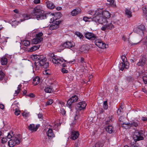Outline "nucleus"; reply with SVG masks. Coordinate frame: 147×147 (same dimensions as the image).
I'll return each instance as SVG.
<instances>
[{
	"label": "nucleus",
	"mask_w": 147,
	"mask_h": 147,
	"mask_svg": "<svg viewBox=\"0 0 147 147\" xmlns=\"http://www.w3.org/2000/svg\"><path fill=\"white\" fill-rule=\"evenodd\" d=\"M31 58L35 61L34 68L35 70H38L41 67L47 68L48 67L49 64L43 55H33Z\"/></svg>",
	"instance_id": "1"
},
{
	"label": "nucleus",
	"mask_w": 147,
	"mask_h": 147,
	"mask_svg": "<svg viewBox=\"0 0 147 147\" xmlns=\"http://www.w3.org/2000/svg\"><path fill=\"white\" fill-rule=\"evenodd\" d=\"M45 11L42 7L40 5H38L35 7L32 12V15L37 20L44 19Z\"/></svg>",
	"instance_id": "2"
},
{
	"label": "nucleus",
	"mask_w": 147,
	"mask_h": 147,
	"mask_svg": "<svg viewBox=\"0 0 147 147\" xmlns=\"http://www.w3.org/2000/svg\"><path fill=\"white\" fill-rule=\"evenodd\" d=\"M95 11L93 10H91L89 11V14L94 16V21L96 23L103 24L106 23V22H107V19L104 18L102 16L100 15H97L96 14H92V12Z\"/></svg>",
	"instance_id": "3"
},
{
	"label": "nucleus",
	"mask_w": 147,
	"mask_h": 147,
	"mask_svg": "<svg viewBox=\"0 0 147 147\" xmlns=\"http://www.w3.org/2000/svg\"><path fill=\"white\" fill-rule=\"evenodd\" d=\"M53 54V56L52 57V59L53 63L58 65H60L63 61L64 62H66L67 63H74L75 62V59H74L72 61H69L68 62L67 61L65 60L62 58L55 56Z\"/></svg>",
	"instance_id": "4"
},
{
	"label": "nucleus",
	"mask_w": 147,
	"mask_h": 147,
	"mask_svg": "<svg viewBox=\"0 0 147 147\" xmlns=\"http://www.w3.org/2000/svg\"><path fill=\"white\" fill-rule=\"evenodd\" d=\"M92 14L100 15L102 16L104 18L107 19L110 18L111 15L110 13L107 11H103L102 9H98L95 11L92 12Z\"/></svg>",
	"instance_id": "5"
},
{
	"label": "nucleus",
	"mask_w": 147,
	"mask_h": 147,
	"mask_svg": "<svg viewBox=\"0 0 147 147\" xmlns=\"http://www.w3.org/2000/svg\"><path fill=\"white\" fill-rule=\"evenodd\" d=\"M106 24L103 25L101 28V29L102 31H105L106 30H111L115 26L112 24V22H109L107 20V22H106Z\"/></svg>",
	"instance_id": "6"
},
{
	"label": "nucleus",
	"mask_w": 147,
	"mask_h": 147,
	"mask_svg": "<svg viewBox=\"0 0 147 147\" xmlns=\"http://www.w3.org/2000/svg\"><path fill=\"white\" fill-rule=\"evenodd\" d=\"M84 36L86 38L89 40H95L98 38L97 36L92 32H87L85 33Z\"/></svg>",
	"instance_id": "7"
},
{
	"label": "nucleus",
	"mask_w": 147,
	"mask_h": 147,
	"mask_svg": "<svg viewBox=\"0 0 147 147\" xmlns=\"http://www.w3.org/2000/svg\"><path fill=\"white\" fill-rule=\"evenodd\" d=\"M20 140L16 137H13L8 142V145L10 147H13L16 144H18L20 143Z\"/></svg>",
	"instance_id": "8"
},
{
	"label": "nucleus",
	"mask_w": 147,
	"mask_h": 147,
	"mask_svg": "<svg viewBox=\"0 0 147 147\" xmlns=\"http://www.w3.org/2000/svg\"><path fill=\"white\" fill-rule=\"evenodd\" d=\"M75 46V43L72 41H67L63 43L61 46V47H63L62 50L65 48H70Z\"/></svg>",
	"instance_id": "9"
},
{
	"label": "nucleus",
	"mask_w": 147,
	"mask_h": 147,
	"mask_svg": "<svg viewBox=\"0 0 147 147\" xmlns=\"http://www.w3.org/2000/svg\"><path fill=\"white\" fill-rule=\"evenodd\" d=\"M78 99V96L76 95L71 96L67 101V106L70 109H71L72 104L76 102Z\"/></svg>",
	"instance_id": "10"
},
{
	"label": "nucleus",
	"mask_w": 147,
	"mask_h": 147,
	"mask_svg": "<svg viewBox=\"0 0 147 147\" xmlns=\"http://www.w3.org/2000/svg\"><path fill=\"white\" fill-rule=\"evenodd\" d=\"M95 43L96 46L99 48L104 49L106 48V45L101 40L97 39L95 40Z\"/></svg>",
	"instance_id": "11"
},
{
	"label": "nucleus",
	"mask_w": 147,
	"mask_h": 147,
	"mask_svg": "<svg viewBox=\"0 0 147 147\" xmlns=\"http://www.w3.org/2000/svg\"><path fill=\"white\" fill-rule=\"evenodd\" d=\"M61 22L60 20L55 21V22H53L49 27V29L51 30H55L59 27V25Z\"/></svg>",
	"instance_id": "12"
},
{
	"label": "nucleus",
	"mask_w": 147,
	"mask_h": 147,
	"mask_svg": "<svg viewBox=\"0 0 147 147\" xmlns=\"http://www.w3.org/2000/svg\"><path fill=\"white\" fill-rule=\"evenodd\" d=\"M144 131H140L137 133V135H136V139H135L136 142L137 141L142 140L144 139L143 136H144Z\"/></svg>",
	"instance_id": "13"
},
{
	"label": "nucleus",
	"mask_w": 147,
	"mask_h": 147,
	"mask_svg": "<svg viewBox=\"0 0 147 147\" xmlns=\"http://www.w3.org/2000/svg\"><path fill=\"white\" fill-rule=\"evenodd\" d=\"M79 135V134L78 131H73L71 132L69 138L70 139L75 140L78 138Z\"/></svg>",
	"instance_id": "14"
},
{
	"label": "nucleus",
	"mask_w": 147,
	"mask_h": 147,
	"mask_svg": "<svg viewBox=\"0 0 147 147\" xmlns=\"http://www.w3.org/2000/svg\"><path fill=\"white\" fill-rule=\"evenodd\" d=\"M140 121L137 120H134L131 123H123V125H127L128 126L131 127L134 126L135 127H137L140 124Z\"/></svg>",
	"instance_id": "15"
},
{
	"label": "nucleus",
	"mask_w": 147,
	"mask_h": 147,
	"mask_svg": "<svg viewBox=\"0 0 147 147\" xmlns=\"http://www.w3.org/2000/svg\"><path fill=\"white\" fill-rule=\"evenodd\" d=\"M87 105L86 104L84 101L80 102L77 105V107L80 110L84 109Z\"/></svg>",
	"instance_id": "16"
},
{
	"label": "nucleus",
	"mask_w": 147,
	"mask_h": 147,
	"mask_svg": "<svg viewBox=\"0 0 147 147\" xmlns=\"http://www.w3.org/2000/svg\"><path fill=\"white\" fill-rule=\"evenodd\" d=\"M46 134L47 136L49 138H52L55 137V134L51 128H48V130L46 132Z\"/></svg>",
	"instance_id": "17"
},
{
	"label": "nucleus",
	"mask_w": 147,
	"mask_h": 147,
	"mask_svg": "<svg viewBox=\"0 0 147 147\" xmlns=\"http://www.w3.org/2000/svg\"><path fill=\"white\" fill-rule=\"evenodd\" d=\"M45 4L47 7L49 9H53L55 7V6L51 2L49 1H45Z\"/></svg>",
	"instance_id": "18"
},
{
	"label": "nucleus",
	"mask_w": 147,
	"mask_h": 147,
	"mask_svg": "<svg viewBox=\"0 0 147 147\" xmlns=\"http://www.w3.org/2000/svg\"><path fill=\"white\" fill-rule=\"evenodd\" d=\"M145 30V26L143 25H140L137 28V32L138 34L144 33V31Z\"/></svg>",
	"instance_id": "19"
},
{
	"label": "nucleus",
	"mask_w": 147,
	"mask_h": 147,
	"mask_svg": "<svg viewBox=\"0 0 147 147\" xmlns=\"http://www.w3.org/2000/svg\"><path fill=\"white\" fill-rule=\"evenodd\" d=\"M129 67V65H127V63H121L120 64V68L121 70L123 71L124 68L128 69Z\"/></svg>",
	"instance_id": "20"
},
{
	"label": "nucleus",
	"mask_w": 147,
	"mask_h": 147,
	"mask_svg": "<svg viewBox=\"0 0 147 147\" xmlns=\"http://www.w3.org/2000/svg\"><path fill=\"white\" fill-rule=\"evenodd\" d=\"M44 90L45 92L48 93H51L53 92L52 87L49 86H45Z\"/></svg>",
	"instance_id": "21"
},
{
	"label": "nucleus",
	"mask_w": 147,
	"mask_h": 147,
	"mask_svg": "<svg viewBox=\"0 0 147 147\" xmlns=\"http://www.w3.org/2000/svg\"><path fill=\"white\" fill-rule=\"evenodd\" d=\"M113 119V118L112 116H109L108 117H106L105 119L106 123L108 124L111 123L112 122Z\"/></svg>",
	"instance_id": "22"
},
{
	"label": "nucleus",
	"mask_w": 147,
	"mask_h": 147,
	"mask_svg": "<svg viewBox=\"0 0 147 147\" xmlns=\"http://www.w3.org/2000/svg\"><path fill=\"white\" fill-rule=\"evenodd\" d=\"M81 12L80 9H74L71 12V15L73 16H76Z\"/></svg>",
	"instance_id": "23"
},
{
	"label": "nucleus",
	"mask_w": 147,
	"mask_h": 147,
	"mask_svg": "<svg viewBox=\"0 0 147 147\" xmlns=\"http://www.w3.org/2000/svg\"><path fill=\"white\" fill-rule=\"evenodd\" d=\"M40 81V79L39 77L36 76L33 79L32 83L34 85H36L38 84Z\"/></svg>",
	"instance_id": "24"
},
{
	"label": "nucleus",
	"mask_w": 147,
	"mask_h": 147,
	"mask_svg": "<svg viewBox=\"0 0 147 147\" xmlns=\"http://www.w3.org/2000/svg\"><path fill=\"white\" fill-rule=\"evenodd\" d=\"M22 16L24 18V20H28L30 18H34V17L32 15V13L31 14H23Z\"/></svg>",
	"instance_id": "25"
},
{
	"label": "nucleus",
	"mask_w": 147,
	"mask_h": 147,
	"mask_svg": "<svg viewBox=\"0 0 147 147\" xmlns=\"http://www.w3.org/2000/svg\"><path fill=\"white\" fill-rule=\"evenodd\" d=\"M94 16L92 17H84L83 18V20L86 22L94 21Z\"/></svg>",
	"instance_id": "26"
},
{
	"label": "nucleus",
	"mask_w": 147,
	"mask_h": 147,
	"mask_svg": "<svg viewBox=\"0 0 147 147\" xmlns=\"http://www.w3.org/2000/svg\"><path fill=\"white\" fill-rule=\"evenodd\" d=\"M125 14L127 16V17L128 18H130L132 16L131 12L129 9L125 8Z\"/></svg>",
	"instance_id": "27"
},
{
	"label": "nucleus",
	"mask_w": 147,
	"mask_h": 147,
	"mask_svg": "<svg viewBox=\"0 0 147 147\" xmlns=\"http://www.w3.org/2000/svg\"><path fill=\"white\" fill-rule=\"evenodd\" d=\"M40 46L39 45H37L34 46L32 47H31L30 49L28 50L29 52H31L34 51L36 50H38Z\"/></svg>",
	"instance_id": "28"
},
{
	"label": "nucleus",
	"mask_w": 147,
	"mask_h": 147,
	"mask_svg": "<svg viewBox=\"0 0 147 147\" xmlns=\"http://www.w3.org/2000/svg\"><path fill=\"white\" fill-rule=\"evenodd\" d=\"M1 64L2 65H5L7 64V59L5 57H3L1 59Z\"/></svg>",
	"instance_id": "29"
},
{
	"label": "nucleus",
	"mask_w": 147,
	"mask_h": 147,
	"mask_svg": "<svg viewBox=\"0 0 147 147\" xmlns=\"http://www.w3.org/2000/svg\"><path fill=\"white\" fill-rule=\"evenodd\" d=\"M145 63V59L144 58L141 59L137 63V65L139 66H143Z\"/></svg>",
	"instance_id": "30"
},
{
	"label": "nucleus",
	"mask_w": 147,
	"mask_h": 147,
	"mask_svg": "<svg viewBox=\"0 0 147 147\" xmlns=\"http://www.w3.org/2000/svg\"><path fill=\"white\" fill-rule=\"evenodd\" d=\"M106 129L109 133H111L113 132V128L111 125H109L106 128Z\"/></svg>",
	"instance_id": "31"
},
{
	"label": "nucleus",
	"mask_w": 147,
	"mask_h": 147,
	"mask_svg": "<svg viewBox=\"0 0 147 147\" xmlns=\"http://www.w3.org/2000/svg\"><path fill=\"white\" fill-rule=\"evenodd\" d=\"M42 35L43 33L42 32H40L36 35L35 37H36L38 39H40L41 40V41H42L43 40V38L42 37Z\"/></svg>",
	"instance_id": "32"
},
{
	"label": "nucleus",
	"mask_w": 147,
	"mask_h": 147,
	"mask_svg": "<svg viewBox=\"0 0 147 147\" xmlns=\"http://www.w3.org/2000/svg\"><path fill=\"white\" fill-rule=\"evenodd\" d=\"M62 16V14L60 12L57 13H55L54 15L53 16L55 18V20H57V19H58L60 18Z\"/></svg>",
	"instance_id": "33"
},
{
	"label": "nucleus",
	"mask_w": 147,
	"mask_h": 147,
	"mask_svg": "<svg viewBox=\"0 0 147 147\" xmlns=\"http://www.w3.org/2000/svg\"><path fill=\"white\" fill-rule=\"evenodd\" d=\"M22 85L21 84L19 85L18 87V89L15 90V93H14L15 96L18 95L20 92L21 88Z\"/></svg>",
	"instance_id": "34"
},
{
	"label": "nucleus",
	"mask_w": 147,
	"mask_h": 147,
	"mask_svg": "<svg viewBox=\"0 0 147 147\" xmlns=\"http://www.w3.org/2000/svg\"><path fill=\"white\" fill-rule=\"evenodd\" d=\"M41 41V40L38 39L36 37L32 40V42L35 44H37L40 42Z\"/></svg>",
	"instance_id": "35"
},
{
	"label": "nucleus",
	"mask_w": 147,
	"mask_h": 147,
	"mask_svg": "<svg viewBox=\"0 0 147 147\" xmlns=\"http://www.w3.org/2000/svg\"><path fill=\"white\" fill-rule=\"evenodd\" d=\"M142 8L144 15L145 16H147V7L146 6H144Z\"/></svg>",
	"instance_id": "36"
},
{
	"label": "nucleus",
	"mask_w": 147,
	"mask_h": 147,
	"mask_svg": "<svg viewBox=\"0 0 147 147\" xmlns=\"http://www.w3.org/2000/svg\"><path fill=\"white\" fill-rule=\"evenodd\" d=\"M5 76V74L2 71H0V81L3 80Z\"/></svg>",
	"instance_id": "37"
},
{
	"label": "nucleus",
	"mask_w": 147,
	"mask_h": 147,
	"mask_svg": "<svg viewBox=\"0 0 147 147\" xmlns=\"http://www.w3.org/2000/svg\"><path fill=\"white\" fill-rule=\"evenodd\" d=\"M108 2H109V3L113 7H115L116 5L115 3L114 2V0H107Z\"/></svg>",
	"instance_id": "38"
},
{
	"label": "nucleus",
	"mask_w": 147,
	"mask_h": 147,
	"mask_svg": "<svg viewBox=\"0 0 147 147\" xmlns=\"http://www.w3.org/2000/svg\"><path fill=\"white\" fill-rule=\"evenodd\" d=\"M75 34L80 39H83L84 38V37L83 35L79 32H76Z\"/></svg>",
	"instance_id": "39"
},
{
	"label": "nucleus",
	"mask_w": 147,
	"mask_h": 147,
	"mask_svg": "<svg viewBox=\"0 0 147 147\" xmlns=\"http://www.w3.org/2000/svg\"><path fill=\"white\" fill-rule=\"evenodd\" d=\"M30 43V42L28 40H25L23 41V44L26 47L29 46Z\"/></svg>",
	"instance_id": "40"
},
{
	"label": "nucleus",
	"mask_w": 147,
	"mask_h": 147,
	"mask_svg": "<svg viewBox=\"0 0 147 147\" xmlns=\"http://www.w3.org/2000/svg\"><path fill=\"white\" fill-rule=\"evenodd\" d=\"M103 146V144L101 142H98L96 143L93 147H102Z\"/></svg>",
	"instance_id": "41"
},
{
	"label": "nucleus",
	"mask_w": 147,
	"mask_h": 147,
	"mask_svg": "<svg viewBox=\"0 0 147 147\" xmlns=\"http://www.w3.org/2000/svg\"><path fill=\"white\" fill-rule=\"evenodd\" d=\"M28 129L29 130L34 131V124H30L28 127Z\"/></svg>",
	"instance_id": "42"
},
{
	"label": "nucleus",
	"mask_w": 147,
	"mask_h": 147,
	"mask_svg": "<svg viewBox=\"0 0 147 147\" xmlns=\"http://www.w3.org/2000/svg\"><path fill=\"white\" fill-rule=\"evenodd\" d=\"M123 109L121 106H120V107L118 109L117 113L118 115H119L122 114L123 112Z\"/></svg>",
	"instance_id": "43"
},
{
	"label": "nucleus",
	"mask_w": 147,
	"mask_h": 147,
	"mask_svg": "<svg viewBox=\"0 0 147 147\" xmlns=\"http://www.w3.org/2000/svg\"><path fill=\"white\" fill-rule=\"evenodd\" d=\"M13 132L11 131L9 133H8V135L7 136V139H10L11 138H12L13 136Z\"/></svg>",
	"instance_id": "44"
},
{
	"label": "nucleus",
	"mask_w": 147,
	"mask_h": 147,
	"mask_svg": "<svg viewBox=\"0 0 147 147\" xmlns=\"http://www.w3.org/2000/svg\"><path fill=\"white\" fill-rule=\"evenodd\" d=\"M103 107L105 109H107L108 108V105H107V101H105L103 104Z\"/></svg>",
	"instance_id": "45"
},
{
	"label": "nucleus",
	"mask_w": 147,
	"mask_h": 147,
	"mask_svg": "<svg viewBox=\"0 0 147 147\" xmlns=\"http://www.w3.org/2000/svg\"><path fill=\"white\" fill-rule=\"evenodd\" d=\"M86 47L85 46H84L82 47L81 49V51L82 52H86L87 51Z\"/></svg>",
	"instance_id": "46"
},
{
	"label": "nucleus",
	"mask_w": 147,
	"mask_h": 147,
	"mask_svg": "<svg viewBox=\"0 0 147 147\" xmlns=\"http://www.w3.org/2000/svg\"><path fill=\"white\" fill-rule=\"evenodd\" d=\"M121 58L123 63H127V58L125 55H123L121 57Z\"/></svg>",
	"instance_id": "47"
},
{
	"label": "nucleus",
	"mask_w": 147,
	"mask_h": 147,
	"mask_svg": "<svg viewBox=\"0 0 147 147\" xmlns=\"http://www.w3.org/2000/svg\"><path fill=\"white\" fill-rule=\"evenodd\" d=\"M53 100L52 99L49 100L46 103V105H51L53 103Z\"/></svg>",
	"instance_id": "48"
},
{
	"label": "nucleus",
	"mask_w": 147,
	"mask_h": 147,
	"mask_svg": "<svg viewBox=\"0 0 147 147\" xmlns=\"http://www.w3.org/2000/svg\"><path fill=\"white\" fill-rule=\"evenodd\" d=\"M20 111L18 109H16L15 111L14 112L15 114L17 116L18 115L20 114Z\"/></svg>",
	"instance_id": "49"
},
{
	"label": "nucleus",
	"mask_w": 147,
	"mask_h": 147,
	"mask_svg": "<svg viewBox=\"0 0 147 147\" xmlns=\"http://www.w3.org/2000/svg\"><path fill=\"white\" fill-rule=\"evenodd\" d=\"M50 71L49 70H45L43 71V73L45 75L50 74Z\"/></svg>",
	"instance_id": "50"
},
{
	"label": "nucleus",
	"mask_w": 147,
	"mask_h": 147,
	"mask_svg": "<svg viewBox=\"0 0 147 147\" xmlns=\"http://www.w3.org/2000/svg\"><path fill=\"white\" fill-rule=\"evenodd\" d=\"M38 118L40 119V120H42L43 119V116L41 113H39L38 115Z\"/></svg>",
	"instance_id": "51"
},
{
	"label": "nucleus",
	"mask_w": 147,
	"mask_h": 147,
	"mask_svg": "<svg viewBox=\"0 0 147 147\" xmlns=\"http://www.w3.org/2000/svg\"><path fill=\"white\" fill-rule=\"evenodd\" d=\"M60 112L63 115H65L66 113V111L63 109H60Z\"/></svg>",
	"instance_id": "52"
},
{
	"label": "nucleus",
	"mask_w": 147,
	"mask_h": 147,
	"mask_svg": "<svg viewBox=\"0 0 147 147\" xmlns=\"http://www.w3.org/2000/svg\"><path fill=\"white\" fill-rule=\"evenodd\" d=\"M7 140V139L5 138H3L2 139L1 142L3 143H4L5 142H6Z\"/></svg>",
	"instance_id": "53"
},
{
	"label": "nucleus",
	"mask_w": 147,
	"mask_h": 147,
	"mask_svg": "<svg viewBox=\"0 0 147 147\" xmlns=\"http://www.w3.org/2000/svg\"><path fill=\"white\" fill-rule=\"evenodd\" d=\"M34 96V95L32 93H31L29 94L26 95V97H29L31 98H33Z\"/></svg>",
	"instance_id": "54"
},
{
	"label": "nucleus",
	"mask_w": 147,
	"mask_h": 147,
	"mask_svg": "<svg viewBox=\"0 0 147 147\" xmlns=\"http://www.w3.org/2000/svg\"><path fill=\"white\" fill-rule=\"evenodd\" d=\"M53 17L52 18H50V22H55V20H55V18L53 16V15L52 16Z\"/></svg>",
	"instance_id": "55"
},
{
	"label": "nucleus",
	"mask_w": 147,
	"mask_h": 147,
	"mask_svg": "<svg viewBox=\"0 0 147 147\" xmlns=\"http://www.w3.org/2000/svg\"><path fill=\"white\" fill-rule=\"evenodd\" d=\"M61 71L63 73L66 74L68 73V71L65 68H62L61 69Z\"/></svg>",
	"instance_id": "56"
},
{
	"label": "nucleus",
	"mask_w": 147,
	"mask_h": 147,
	"mask_svg": "<svg viewBox=\"0 0 147 147\" xmlns=\"http://www.w3.org/2000/svg\"><path fill=\"white\" fill-rule=\"evenodd\" d=\"M143 80L144 83L145 84H147V77H144L143 78Z\"/></svg>",
	"instance_id": "57"
},
{
	"label": "nucleus",
	"mask_w": 147,
	"mask_h": 147,
	"mask_svg": "<svg viewBox=\"0 0 147 147\" xmlns=\"http://www.w3.org/2000/svg\"><path fill=\"white\" fill-rule=\"evenodd\" d=\"M22 115L24 117H28L29 116V114L28 113H27L25 112H24L22 114Z\"/></svg>",
	"instance_id": "58"
},
{
	"label": "nucleus",
	"mask_w": 147,
	"mask_h": 147,
	"mask_svg": "<svg viewBox=\"0 0 147 147\" xmlns=\"http://www.w3.org/2000/svg\"><path fill=\"white\" fill-rule=\"evenodd\" d=\"M131 147H138V145L136 143L132 144V142L130 143Z\"/></svg>",
	"instance_id": "59"
},
{
	"label": "nucleus",
	"mask_w": 147,
	"mask_h": 147,
	"mask_svg": "<svg viewBox=\"0 0 147 147\" xmlns=\"http://www.w3.org/2000/svg\"><path fill=\"white\" fill-rule=\"evenodd\" d=\"M34 2L36 4L39 3L40 2V0H34Z\"/></svg>",
	"instance_id": "60"
},
{
	"label": "nucleus",
	"mask_w": 147,
	"mask_h": 147,
	"mask_svg": "<svg viewBox=\"0 0 147 147\" xmlns=\"http://www.w3.org/2000/svg\"><path fill=\"white\" fill-rule=\"evenodd\" d=\"M39 125H37L35 127H34V131H36L37 130V129H38V128L39 127Z\"/></svg>",
	"instance_id": "61"
},
{
	"label": "nucleus",
	"mask_w": 147,
	"mask_h": 147,
	"mask_svg": "<svg viewBox=\"0 0 147 147\" xmlns=\"http://www.w3.org/2000/svg\"><path fill=\"white\" fill-rule=\"evenodd\" d=\"M4 106L2 104H0V108L2 110H3L4 109Z\"/></svg>",
	"instance_id": "62"
},
{
	"label": "nucleus",
	"mask_w": 147,
	"mask_h": 147,
	"mask_svg": "<svg viewBox=\"0 0 147 147\" xmlns=\"http://www.w3.org/2000/svg\"><path fill=\"white\" fill-rule=\"evenodd\" d=\"M80 62L82 64L83 63H84V58L82 57H81V59H80Z\"/></svg>",
	"instance_id": "63"
},
{
	"label": "nucleus",
	"mask_w": 147,
	"mask_h": 147,
	"mask_svg": "<svg viewBox=\"0 0 147 147\" xmlns=\"http://www.w3.org/2000/svg\"><path fill=\"white\" fill-rule=\"evenodd\" d=\"M2 39L3 40H2L4 42H7V40L6 38H5L4 37H2Z\"/></svg>",
	"instance_id": "64"
}]
</instances>
